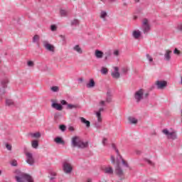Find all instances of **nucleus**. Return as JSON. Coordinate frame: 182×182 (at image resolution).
Returning <instances> with one entry per match:
<instances>
[{"label":"nucleus","mask_w":182,"mask_h":182,"mask_svg":"<svg viewBox=\"0 0 182 182\" xmlns=\"http://www.w3.org/2000/svg\"><path fill=\"white\" fill-rule=\"evenodd\" d=\"M71 142L73 147H78L79 149H86L88 146L87 142H83L79 136H73L71 139Z\"/></svg>","instance_id":"obj_1"},{"label":"nucleus","mask_w":182,"mask_h":182,"mask_svg":"<svg viewBox=\"0 0 182 182\" xmlns=\"http://www.w3.org/2000/svg\"><path fill=\"white\" fill-rule=\"evenodd\" d=\"M16 180L17 182H23V180L27 182H35L33 178L31 175L24 173H22L21 176H16Z\"/></svg>","instance_id":"obj_2"},{"label":"nucleus","mask_w":182,"mask_h":182,"mask_svg":"<svg viewBox=\"0 0 182 182\" xmlns=\"http://www.w3.org/2000/svg\"><path fill=\"white\" fill-rule=\"evenodd\" d=\"M9 81L8 79H4L1 81V87L0 88V99H2V96L6 93V87H8V83Z\"/></svg>","instance_id":"obj_3"},{"label":"nucleus","mask_w":182,"mask_h":182,"mask_svg":"<svg viewBox=\"0 0 182 182\" xmlns=\"http://www.w3.org/2000/svg\"><path fill=\"white\" fill-rule=\"evenodd\" d=\"M142 31L144 33H148L150 31V22L147 18H144L142 20Z\"/></svg>","instance_id":"obj_4"},{"label":"nucleus","mask_w":182,"mask_h":182,"mask_svg":"<svg viewBox=\"0 0 182 182\" xmlns=\"http://www.w3.org/2000/svg\"><path fill=\"white\" fill-rule=\"evenodd\" d=\"M26 162L30 166H33L35 164V159H33V155L31 152H26Z\"/></svg>","instance_id":"obj_5"},{"label":"nucleus","mask_w":182,"mask_h":182,"mask_svg":"<svg viewBox=\"0 0 182 182\" xmlns=\"http://www.w3.org/2000/svg\"><path fill=\"white\" fill-rule=\"evenodd\" d=\"M143 95H144V90L140 89L135 92L134 97L136 102H140L143 99Z\"/></svg>","instance_id":"obj_6"},{"label":"nucleus","mask_w":182,"mask_h":182,"mask_svg":"<svg viewBox=\"0 0 182 182\" xmlns=\"http://www.w3.org/2000/svg\"><path fill=\"white\" fill-rule=\"evenodd\" d=\"M43 45L47 50H49L50 52H55V46L49 43L47 41H43Z\"/></svg>","instance_id":"obj_7"},{"label":"nucleus","mask_w":182,"mask_h":182,"mask_svg":"<svg viewBox=\"0 0 182 182\" xmlns=\"http://www.w3.org/2000/svg\"><path fill=\"white\" fill-rule=\"evenodd\" d=\"M114 71L112 72L111 76L113 79H119L120 77V73L119 72V67H113Z\"/></svg>","instance_id":"obj_8"},{"label":"nucleus","mask_w":182,"mask_h":182,"mask_svg":"<svg viewBox=\"0 0 182 182\" xmlns=\"http://www.w3.org/2000/svg\"><path fill=\"white\" fill-rule=\"evenodd\" d=\"M155 85H157L158 89H164V87H167V81L157 80Z\"/></svg>","instance_id":"obj_9"},{"label":"nucleus","mask_w":182,"mask_h":182,"mask_svg":"<svg viewBox=\"0 0 182 182\" xmlns=\"http://www.w3.org/2000/svg\"><path fill=\"white\" fill-rule=\"evenodd\" d=\"M73 169V168L72 167V165H70V164L65 163L63 164V170L67 174L71 173Z\"/></svg>","instance_id":"obj_10"},{"label":"nucleus","mask_w":182,"mask_h":182,"mask_svg":"<svg viewBox=\"0 0 182 182\" xmlns=\"http://www.w3.org/2000/svg\"><path fill=\"white\" fill-rule=\"evenodd\" d=\"M101 170L103 171L105 174L113 173V168H112V166H101Z\"/></svg>","instance_id":"obj_11"},{"label":"nucleus","mask_w":182,"mask_h":182,"mask_svg":"<svg viewBox=\"0 0 182 182\" xmlns=\"http://www.w3.org/2000/svg\"><path fill=\"white\" fill-rule=\"evenodd\" d=\"M173 53V51L170 50H166V53L164 54V59L165 60H166L167 62H169V60H171V53Z\"/></svg>","instance_id":"obj_12"},{"label":"nucleus","mask_w":182,"mask_h":182,"mask_svg":"<svg viewBox=\"0 0 182 182\" xmlns=\"http://www.w3.org/2000/svg\"><path fill=\"white\" fill-rule=\"evenodd\" d=\"M115 173L118 176H123V170H122V165L120 164H117L115 168Z\"/></svg>","instance_id":"obj_13"},{"label":"nucleus","mask_w":182,"mask_h":182,"mask_svg":"<svg viewBox=\"0 0 182 182\" xmlns=\"http://www.w3.org/2000/svg\"><path fill=\"white\" fill-rule=\"evenodd\" d=\"M132 36L134 39H139L141 36V32L139 30H135L132 32Z\"/></svg>","instance_id":"obj_14"},{"label":"nucleus","mask_w":182,"mask_h":182,"mask_svg":"<svg viewBox=\"0 0 182 182\" xmlns=\"http://www.w3.org/2000/svg\"><path fill=\"white\" fill-rule=\"evenodd\" d=\"M73 50H75V52H77V53H79L80 55H82L83 53V50H82V48H80V45H76L73 48Z\"/></svg>","instance_id":"obj_15"},{"label":"nucleus","mask_w":182,"mask_h":182,"mask_svg":"<svg viewBox=\"0 0 182 182\" xmlns=\"http://www.w3.org/2000/svg\"><path fill=\"white\" fill-rule=\"evenodd\" d=\"M51 107H53V109H56V110H63V107H62V105L60 104H58L55 102H53V104L51 105Z\"/></svg>","instance_id":"obj_16"},{"label":"nucleus","mask_w":182,"mask_h":182,"mask_svg":"<svg viewBox=\"0 0 182 182\" xmlns=\"http://www.w3.org/2000/svg\"><path fill=\"white\" fill-rule=\"evenodd\" d=\"M80 120L81 123L86 125L87 127H90V122L86 120V119H85L84 117H80Z\"/></svg>","instance_id":"obj_17"},{"label":"nucleus","mask_w":182,"mask_h":182,"mask_svg":"<svg viewBox=\"0 0 182 182\" xmlns=\"http://www.w3.org/2000/svg\"><path fill=\"white\" fill-rule=\"evenodd\" d=\"M54 141H55L57 144H62L63 146L65 145V141L61 137H56L54 139Z\"/></svg>","instance_id":"obj_18"},{"label":"nucleus","mask_w":182,"mask_h":182,"mask_svg":"<svg viewBox=\"0 0 182 182\" xmlns=\"http://www.w3.org/2000/svg\"><path fill=\"white\" fill-rule=\"evenodd\" d=\"M95 55L97 58V59H102V58H103V52L99 50H95Z\"/></svg>","instance_id":"obj_19"},{"label":"nucleus","mask_w":182,"mask_h":182,"mask_svg":"<svg viewBox=\"0 0 182 182\" xmlns=\"http://www.w3.org/2000/svg\"><path fill=\"white\" fill-rule=\"evenodd\" d=\"M128 122H129L131 124H137V119L133 117H129Z\"/></svg>","instance_id":"obj_20"},{"label":"nucleus","mask_w":182,"mask_h":182,"mask_svg":"<svg viewBox=\"0 0 182 182\" xmlns=\"http://www.w3.org/2000/svg\"><path fill=\"white\" fill-rule=\"evenodd\" d=\"M95 80L93 79H90V82L87 84V87H88V89H90L92 87H95Z\"/></svg>","instance_id":"obj_21"},{"label":"nucleus","mask_w":182,"mask_h":182,"mask_svg":"<svg viewBox=\"0 0 182 182\" xmlns=\"http://www.w3.org/2000/svg\"><path fill=\"white\" fill-rule=\"evenodd\" d=\"M31 146L33 149H36L39 146V141H38L37 140L32 141Z\"/></svg>","instance_id":"obj_22"},{"label":"nucleus","mask_w":182,"mask_h":182,"mask_svg":"<svg viewBox=\"0 0 182 182\" xmlns=\"http://www.w3.org/2000/svg\"><path fill=\"white\" fill-rule=\"evenodd\" d=\"M168 139H172L173 140H176L177 139V134H176V132H171L169 136H168Z\"/></svg>","instance_id":"obj_23"},{"label":"nucleus","mask_w":182,"mask_h":182,"mask_svg":"<svg viewBox=\"0 0 182 182\" xmlns=\"http://www.w3.org/2000/svg\"><path fill=\"white\" fill-rule=\"evenodd\" d=\"M108 72H109V70L107 68L102 67L101 68V73L102 75H107Z\"/></svg>","instance_id":"obj_24"},{"label":"nucleus","mask_w":182,"mask_h":182,"mask_svg":"<svg viewBox=\"0 0 182 182\" xmlns=\"http://www.w3.org/2000/svg\"><path fill=\"white\" fill-rule=\"evenodd\" d=\"M31 137H34L35 139H39L41 137V133L40 132H36L31 134Z\"/></svg>","instance_id":"obj_25"},{"label":"nucleus","mask_w":182,"mask_h":182,"mask_svg":"<svg viewBox=\"0 0 182 182\" xmlns=\"http://www.w3.org/2000/svg\"><path fill=\"white\" fill-rule=\"evenodd\" d=\"M96 117L97 118V122H102V114L100 113V112H96Z\"/></svg>","instance_id":"obj_26"},{"label":"nucleus","mask_w":182,"mask_h":182,"mask_svg":"<svg viewBox=\"0 0 182 182\" xmlns=\"http://www.w3.org/2000/svg\"><path fill=\"white\" fill-rule=\"evenodd\" d=\"M6 106H14V101H12V100H6Z\"/></svg>","instance_id":"obj_27"},{"label":"nucleus","mask_w":182,"mask_h":182,"mask_svg":"<svg viewBox=\"0 0 182 182\" xmlns=\"http://www.w3.org/2000/svg\"><path fill=\"white\" fill-rule=\"evenodd\" d=\"M60 15L61 16H66V15H68V11H66V10L61 9L60 11Z\"/></svg>","instance_id":"obj_28"},{"label":"nucleus","mask_w":182,"mask_h":182,"mask_svg":"<svg viewBox=\"0 0 182 182\" xmlns=\"http://www.w3.org/2000/svg\"><path fill=\"white\" fill-rule=\"evenodd\" d=\"M106 102L107 103H110L112 102V95H110V92H107V97L106 99Z\"/></svg>","instance_id":"obj_29"},{"label":"nucleus","mask_w":182,"mask_h":182,"mask_svg":"<svg viewBox=\"0 0 182 182\" xmlns=\"http://www.w3.org/2000/svg\"><path fill=\"white\" fill-rule=\"evenodd\" d=\"M76 107H77V105H72V104H68L67 105V109H76Z\"/></svg>","instance_id":"obj_30"},{"label":"nucleus","mask_w":182,"mask_h":182,"mask_svg":"<svg viewBox=\"0 0 182 182\" xmlns=\"http://www.w3.org/2000/svg\"><path fill=\"white\" fill-rule=\"evenodd\" d=\"M162 133H164V134H166L167 137H169L170 134H171V132H168V129H164L162 131Z\"/></svg>","instance_id":"obj_31"},{"label":"nucleus","mask_w":182,"mask_h":182,"mask_svg":"<svg viewBox=\"0 0 182 182\" xmlns=\"http://www.w3.org/2000/svg\"><path fill=\"white\" fill-rule=\"evenodd\" d=\"M39 41V36L38 35H35L33 38V43L38 42Z\"/></svg>","instance_id":"obj_32"},{"label":"nucleus","mask_w":182,"mask_h":182,"mask_svg":"<svg viewBox=\"0 0 182 182\" xmlns=\"http://www.w3.org/2000/svg\"><path fill=\"white\" fill-rule=\"evenodd\" d=\"M106 16H107V13H106V11H102L100 18H102V19H105Z\"/></svg>","instance_id":"obj_33"},{"label":"nucleus","mask_w":182,"mask_h":182,"mask_svg":"<svg viewBox=\"0 0 182 182\" xmlns=\"http://www.w3.org/2000/svg\"><path fill=\"white\" fill-rule=\"evenodd\" d=\"M59 129L61 132H65V130H66V126L61 124L60 125Z\"/></svg>","instance_id":"obj_34"},{"label":"nucleus","mask_w":182,"mask_h":182,"mask_svg":"<svg viewBox=\"0 0 182 182\" xmlns=\"http://www.w3.org/2000/svg\"><path fill=\"white\" fill-rule=\"evenodd\" d=\"M173 53L174 55H181V51H180V50L175 48V50H173Z\"/></svg>","instance_id":"obj_35"},{"label":"nucleus","mask_w":182,"mask_h":182,"mask_svg":"<svg viewBox=\"0 0 182 182\" xmlns=\"http://www.w3.org/2000/svg\"><path fill=\"white\" fill-rule=\"evenodd\" d=\"M51 90L53 92H58L59 91V87L58 86H54L51 87Z\"/></svg>","instance_id":"obj_36"},{"label":"nucleus","mask_w":182,"mask_h":182,"mask_svg":"<svg viewBox=\"0 0 182 182\" xmlns=\"http://www.w3.org/2000/svg\"><path fill=\"white\" fill-rule=\"evenodd\" d=\"M11 166H14V167H16V166H18V161H16V160H13L11 162Z\"/></svg>","instance_id":"obj_37"},{"label":"nucleus","mask_w":182,"mask_h":182,"mask_svg":"<svg viewBox=\"0 0 182 182\" xmlns=\"http://www.w3.org/2000/svg\"><path fill=\"white\" fill-rule=\"evenodd\" d=\"M72 25H79V20L77 19H74L73 21H72Z\"/></svg>","instance_id":"obj_38"},{"label":"nucleus","mask_w":182,"mask_h":182,"mask_svg":"<svg viewBox=\"0 0 182 182\" xmlns=\"http://www.w3.org/2000/svg\"><path fill=\"white\" fill-rule=\"evenodd\" d=\"M146 58L149 60V62H153V58H151L150 55L146 54Z\"/></svg>","instance_id":"obj_39"},{"label":"nucleus","mask_w":182,"mask_h":182,"mask_svg":"<svg viewBox=\"0 0 182 182\" xmlns=\"http://www.w3.org/2000/svg\"><path fill=\"white\" fill-rule=\"evenodd\" d=\"M105 105H106V101L102 100L99 102V106H105Z\"/></svg>","instance_id":"obj_40"},{"label":"nucleus","mask_w":182,"mask_h":182,"mask_svg":"<svg viewBox=\"0 0 182 182\" xmlns=\"http://www.w3.org/2000/svg\"><path fill=\"white\" fill-rule=\"evenodd\" d=\"M106 143H107V139L103 138V139H102V144L104 146H106Z\"/></svg>","instance_id":"obj_41"},{"label":"nucleus","mask_w":182,"mask_h":182,"mask_svg":"<svg viewBox=\"0 0 182 182\" xmlns=\"http://www.w3.org/2000/svg\"><path fill=\"white\" fill-rule=\"evenodd\" d=\"M6 147L7 149V150H12V146H11V144H6Z\"/></svg>","instance_id":"obj_42"},{"label":"nucleus","mask_w":182,"mask_h":182,"mask_svg":"<svg viewBox=\"0 0 182 182\" xmlns=\"http://www.w3.org/2000/svg\"><path fill=\"white\" fill-rule=\"evenodd\" d=\"M178 30L182 32V23L178 25Z\"/></svg>","instance_id":"obj_43"},{"label":"nucleus","mask_w":182,"mask_h":182,"mask_svg":"<svg viewBox=\"0 0 182 182\" xmlns=\"http://www.w3.org/2000/svg\"><path fill=\"white\" fill-rule=\"evenodd\" d=\"M50 29L53 31V32L56 31V26L52 25Z\"/></svg>","instance_id":"obj_44"},{"label":"nucleus","mask_w":182,"mask_h":182,"mask_svg":"<svg viewBox=\"0 0 182 182\" xmlns=\"http://www.w3.org/2000/svg\"><path fill=\"white\" fill-rule=\"evenodd\" d=\"M34 63L33 61H28V66L32 67L33 66Z\"/></svg>","instance_id":"obj_45"},{"label":"nucleus","mask_w":182,"mask_h":182,"mask_svg":"<svg viewBox=\"0 0 182 182\" xmlns=\"http://www.w3.org/2000/svg\"><path fill=\"white\" fill-rule=\"evenodd\" d=\"M60 103H61V105H68V102H66V100H62L60 101Z\"/></svg>","instance_id":"obj_46"},{"label":"nucleus","mask_w":182,"mask_h":182,"mask_svg":"<svg viewBox=\"0 0 182 182\" xmlns=\"http://www.w3.org/2000/svg\"><path fill=\"white\" fill-rule=\"evenodd\" d=\"M122 73H127V71L129 70L127 68H124L122 69Z\"/></svg>","instance_id":"obj_47"},{"label":"nucleus","mask_w":182,"mask_h":182,"mask_svg":"<svg viewBox=\"0 0 182 182\" xmlns=\"http://www.w3.org/2000/svg\"><path fill=\"white\" fill-rule=\"evenodd\" d=\"M122 161L123 166H127V163L126 162V161H124V159H122Z\"/></svg>","instance_id":"obj_48"},{"label":"nucleus","mask_w":182,"mask_h":182,"mask_svg":"<svg viewBox=\"0 0 182 182\" xmlns=\"http://www.w3.org/2000/svg\"><path fill=\"white\" fill-rule=\"evenodd\" d=\"M114 55L115 56H119V50H114Z\"/></svg>","instance_id":"obj_49"},{"label":"nucleus","mask_w":182,"mask_h":182,"mask_svg":"<svg viewBox=\"0 0 182 182\" xmlns=\"http://www.w3.org/2000/svg\"><path fill=\"white\" fill-rule=\"evenodd\" d=\"M68 129L70 130V132H75V128L73 127H70Z\"/></svg>","instance_id":"obj_50"},{"label":"nucleus","mask_w":182,"mask_h":182,"mask_svg":"<svg viewBox=\"0 0 182 182\" xmlns=\"http://www.w3.org/2000/svg\"><path fill=\"white\" fill-rule=\"evenodd\" d=\"M111 161L112 164H114V156H111Z\"/></svg>","instance_id":"obj_51"},{"label":"nucleus","mask_w":182,"mask_h":182,"mask_svg":"<svg viewBox=\"0 0 182 182\" xmlns=\"http://www.w3.org/2000/svg\"><path fill=\"white\" fill-rule=\"evenodd\" d=\"M103 110H104L103 107H101V108H100L98 112H100V113H102V112H103Z\"/></svg>","instance_id":"obj_52"},{"label":"nucleus","mask_w":182,"mask_h":182,"mask_svg":"<svg viewBox=\"0 0 182 182\" xmlns=\"http://www.w3.org/2000/svg\"><path fill=\"white\" fill-rule=\"evenodd\" d=\"M101 1H105V0H101ZM109 1H110L111 2H116V1L117 0H109Z\"/></svg>","instance_id":"obj_53"},{"label":"nucleus","mask_w":182,"mask_h":182,"mask_svg":"<svg viewBox=\"0 0 182 182\" xmlns=\"http://www.w3.org/2000/svg\"><path fill=\"white\" fill-rule=\"evenodd\" d=\"M112 146L113 149H116L114 144H112Z\"/></svg>","instance_id":"obj_54"},{"label":"nucleus","mask_w":182,"mask_h":182,"mask_svg":"<svg viewBox=\"0 0 182 182\" xmlns=\"http://www.w3.org/2000/svg\"><path fill=\"white\" fill-rule=\"evenodd\" d=\"M149 96V94H145V97H147Z\"/></svg>","instance_id":"obj_55"},{"label":"nucleus","mask_w":182,"mask_h":182,"mask_svg":"<svg viewBox=\"0 0 182 182\" xmlns=\"http://www.w3.org/2000/svg\"><path fill=\"white\" fill-rule=\"evenodd\" d=\"M117 154H119V150L116 149Z\"/></svg>","instance_id":"obj_56"},{"label":"nucleus","mask_w":182,"mask_h":182,"mask_svg":"<svg viewBox=\"0 0 182 182\" xmlns=\"http://www.w3.org/2000/svg\"><path fill=\"white\" fill-rule=\"evenodd\" d=\"M1 174H2V171H0V176H1Z\"/></svg>","instance_id":"obj_57"},{"label":"nucleus","mask_w":182,"mask_h":182,"mask_svg":"<svg viewBox=\"0 0 182 182\" xmlns=\"http://www.w3.org/2000/svg\"><path fill=\"white\" fill-rule=\"evenodd\" d=\"M149 164H151V161H149Z\"/></svg>","instance_id":"obj_58"},{"label":"nucleus","mask_w":182,"mask_h":182,"mask_svg":"<svg viewBox=\"0 0 182 182\" xmlns=\"http://www.w3.org/2000/svg\"><path fill=\"white\" fill-rule=\"evenodd\" d=\"M80 80H81V82H83V79H81Z\"/></svg>","instance_id":"obj_59"}]
</instances>
